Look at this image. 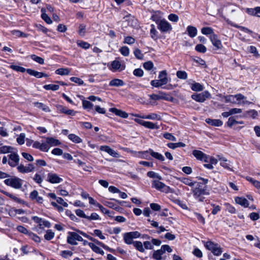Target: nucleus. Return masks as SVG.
<instances>
[{
	"mask_svg": "<svg viewBox=\"0 0 260 260\" xmlns=\"http://www.w3.org/2000/svg\"><path fill=\"white\" fill-rule=\"evenodd\" d=\"M191 88L192 90L195 91H201L204 89V86L199 83L195 82L191 84Z\"/></svg>",
	"mask_w": 260,
	"mask_h": 260,
	"instance_id": "2f4dec72",
	"label": "nucleus"
},
{
	"mask_svg": "<svg viewBox=\"0 0 260 260\" xmlns=\"http://www.w3.org/2000/svg\"><path fill=\"white\" fill-rule=\"evenodd\" d=\"M121 68V62L117 60H115L111 62V69L113 71H116L118 70H122L123 68Z\"/></svg>",
	"mask_w": 260,
	"mask_h": 260,
	"instance_id": "5701e85b",
	"label": "nucleus"
},
{
	"mask_svg": "<svg viewBox=\"0 0 260 260\" xmlns=\"http://www.w3.org/2000/svg\"><path fill=\"white\" fill-rule=\"evenodd\" d=\"M195 49L197 51L201 53H205L206 50V47L202 44H198L195 47Z\"/></svg>",
	"mask_w": 260,
	"mask_h": 260,
	"instance_id": "de8ad7c7",
	"label": "nucleus"
},
{
	"mask_svg": "<svg viewBox=\"0 0 260 260\" xmlns=\"http://www.w3.org/2000/svg\"><path fill=\"white\" fill-rule=\"evenodd\" d=\"M152 184V186L157 189L166 193H168L169 190L170 189L169 186L166 185L164 183L158 180L153 181Z\"/></svg>",
	"mask_w": 260,
	"mask_h": 260,
	"instance_id": "0eeeda50",
	"label": "nucleus"
},
{
	"mask_svg": "<svg viewBox=\"0 0 260 260\" xmlns=\"http://www.w3.org/2000/svg\"><path fill=\"white\" fill-rule=\"evenodd\" d=\"M45 143L47 144L49 147L50 146H59L61 144L60 142L58 140L53 137H47Z\"/></svg>",
	"mask_w": 260,
	"mask_h": 260,
	"instance_id": "dca6fc26",
	"label": "nucleus"
},
{
	"mask_svg": "<svg viewBox=\"0 0 260 260\" xmlns=\"http://www.w3.org/2000/svg\"><path fill=\"white\" fill-rule=\"evenodd\" d=\"M141 234L138 231L125 233L123 235L124 241L127 244H133V239L139 238Z\"/></svg>",
	"mask_w": 260,
	"mask_h": 260,
	"instance_id": "f257e3e1",
	"label": "nucleus"
},
{
	"mask_svg": "<svg viewBox=\"0 0 260 260\" xmlns=\"http://www.w3.org/2000/svg\"><path fill=\"white\" fill-rule=\"evenodd\" d=\"M70 80L72 82H75L80 85L84 84L83 81L79 78L72 77L70 78Z\"/></svg>",
	"mask_w": 260,
	"mask_h": 260,
	"instance_id": "338daca9",
	"label": "nucleus"
},
{
	"mask_svg": "<svg viewBox=\"0 0 260 260\" xmlns=\"http://www.w3.org/2000/svg\"><path fill=\"white\" fill-rule=\"evenodd\" d=\"M143 119H148L152 120H160L161 117L156 113H151L147 115H144L141 117Z\"/></svg>",
	"mask_w": 260,
	"mask_h": 260,
	"instance_id": "7c9ffc66",
	"label": "nucleus"
},
{
	"mask_svg": "<svg viewBox=\"0 0 260 260\" xmlns=\"http://www.w3.org/2000/svg\"><path fill=\"white\" fill-rule=\"evenodd\" d=\"M157 28L162 32L169 31L172 29L171 24L165 19L160 21L157 25Z\"/></svg>",
	"mask_w": 260,
	"mask_h": 260,
	"instance_id": "423d86ee",
	"label": "nucleus"
},
{
	"mask_svg": "<svg viewBox=\"0 0 260 260\" xmlns=\"http://www.w3.org/2000/svg\"><path fill=\"white\" fill-rule=\"evenodd\" d=\"M135 57L139 59H142L143 58V54L142 53L141 51L139 49H136L134 52Z\"/></svg>",
	"mask_w": 260,
	"mask_h": 260,
	"instance_id": "680f3d73",
	"label": "nucleus"
},
{
	"mask_svg": "<svg viewBox=\"0 0 260 260\" xmlns=\"http://www.w3.org/2000/svg\"><path fill=\"white\" fill-rule=\"evenodd\" d=\"M47 179L51 183H59L62 181V179L60 178L58 175L52 173H49L48 174Z\"/></svg>",
	"mask_w": 260,
	"mask_h": 260,
	"instance_id": "f8f14e48",
	"label": "nucleus"
},
{
	"mask_svg": "<svg viewBox=\"0 0 260 260\" xmlns=\"http://www.w3.org/2000/svg\"><path fill=\"white\" fill-rule=\"evenodd\" d=\"M34 105L37 108L42 109L43 111L45 112H49L50 111L48 107L43 104V103L35 102L34 103Z\"/></svg>",
	"mask_w": 260,
	"mask_h": 260,
	"instance_id": "a19ab883",
	"label": "nucleus"
},
{
	"mask_svg": "<svg viewBox=\"0 0 260 260\" xmlns=\"http://www.w3.org/2000/svg\"><path fill=\"white\" fill-rule=\"evenodd\" d=\"M32 147L34 148L38 149L43 152H48L50 149L47 144L45 143V142L40 143L39 141H34Z\"/></svg>",
	"mask_w": 260,
	"mask_h": 260,
	"instance_id": "1a4fd4ad",
	"label": "nucleus"
},
{
	"mask_svg": "<svg viewBox=\"0 0 260 260\" xmlns=\"http://www.w3.org/2000/svg\"><path fill=\"white\" fill-rule=\"evenodd\" d=\"M134 246L139 251L144 252L145 251V249L143 247L142 243L140 241H135L133 243Z\"/></svg>",
	"mask_w": 260,
	"mask_h": 260,
	"instance_id": "f704fd0d",
	"label": "nucleus"
},
{
	"mask_svg": "<svg viewBox=\"0 0 260 260\" xmlns=\"http://www.w3.org/2000/svg\"><path fill=\"white\" fill-rule=\"evenodd\" d=\"M135 40L134 38L130 36L125 37L123 43L124 44H127L129 45L133 44L135 43Z\"/></svg>",
	"mask_w": 260,
	"mask_h": 260,
	"instance_id": "4d7b16f0",
	"label": "nucleus"
},
{
	"mask_svg": "<svg viewBox=\"0 0 260 260\" xmlns=\"http://www.w3.org/2000/svg\"><path fill=\"white\" fill-rule=\"evenodd\" d=\"M17 170L22 173H27L33 171L35 167L31 164H29L27 166H24L23 165L18 166L17 168Z\"/></svg>",
	"mask_w": 260,
	"mask_h": 260,
	"instance_id": "9b49d317",
	"label": "nucleus"
},
{
	"mask_svg": "<svg viewBox=\"0 0 260 260\" xmlns=\"http://www.w3.org/2000/svg\"><path fill=\"white\" fill-rule=\"evenodd\" d=\"M120 53L124 56H127L129 54V50L126 46H123L120 49Z\"/></svg>",
	"mask_w": 260,
	"mask_h": 260,
	"instance_id": "603ef678",
	"label": "nucleus"
},
{
	"mask_svg": "<svg viewBox=\"0 0 260 260\" xmlns=\"http://www.w3.org/2000/svg\"><path fill=\"white\" fill-rule=\"evenodd\" d=\"M205 121L208 124L212 126H220L223 124V122L219 119L207 118Z\"/></svg>",
	"mask_w": 260,
	"mask_h": 260,
	"instance_id": "aec40b11",
	"label": "nucleus"
},
{
	"mask_svg": "<svg viewBox=\"0 0 260 260\" xmlns=\"http://www.w3.org/2000/svg\"><path fill=\"white\" fill-rule=\"evenodd\" d=\"M235 201L237 204H239L244 207H247L249 205V202L248 200L243 197L238 196L235 198Z\"/></svg>",
	"mask_w": 260,
	"mask_h": 260,
	"instance_id": "6ab92c4d",
	"label": "nucleus"
},
{
	"mask_svg": "<svg viewBox=\"0 0 260 260\" xmlns=\"http://www.w3.org/2000/svg\"><path fill=\"white\" fill-rule=\"evenodd\" d=\"M143 73H144L143 71L141 69H140V68L135 69L133 72L134 75L135 76H136L137 77H141L143 76Z\"/></svg>",
	"mask_w": 260,
	"mask_h": 260,
	"instance_id": "774afa93",
	"label": "nucleus"
},
{
	"mask_svg": "<svg viewBox=\"0 0 260 260\" xmlns=\"http://www.w3.org/2000/svg\"><path fill=\"white\" fill-rule=\"evenodd\" d=\"M143 67L147 70H151L153 67V63L151 61H148L143 64Z\"/></svg>",
	"mask_w": 260,
	"mask_h": 260,
	"instance_id": "0e129e2a",
	"label": "nucleus"
},
{
	"mask_svg": "<svg viewBox=\"0 0 260 260\" xmlns=\"http://www.w3.org/2000/svg\"><path fill=\"white\" fill-rule=\"evenodd\" d=\"M210 39L213 45L217 49H221L222 47L221 41L219 39L218 36L214 34H212L210 37Z\"/></svg>",
	"mask_w": 260,
	"mask_h": 260,
	"instance_id": "ddd939ff",
	"label": "nucleus"
},
{
	"mask_svg": "<svg viewBox=\"0 0 260 260\" xmlns=\"http://www.w3.org/2000/svg\"><path fill=\"white\" fill-rule=\"evenodd\" d=\"M163 253L160 249L155 250L153 252L152 257L156 260H161Z\"/></svg>",
	"mask_w": 260,
	"mask_h": 260,
	"instance_id": "72a5a7b5",
	"label": "nucleus"
},
{
	"mask_svg": "<svg viewBox=\"0 0 260 260\" xmlns=\"http://www.w3.org/2000/svg\"><path fill=\"white\" fill-rule=\"evenodd\" d=\"M150 99L152 100H166L167 101H169V97L168 96V95L162 92H159L158 94H150L149 95Z\"/></svg>",
	"mask_w": 260,
	"mask_h": 260,
	"instance_id": "4468645a",
	"label": "nucleus"
},
{
	"mask_svg": "<svg viewBox=\"0 0 260 260\" xmlns=\"http://www.w3.org/2000/svg\"><path fill=\"white\" fill-rule=\"evenodd\" d=\"M67 242L72 245H77L76 241H83V239L81 236L75 232H69L68 233Z\"/></svg>",
	"mask_w": 260,
	"mask_h": 260,
	"instance_id": "7ed1b4c3",
	"label": "nucleus"
},
{
	"mask_svg": "<svg viewBox=\"0 0 260 260\" xmlns=\"http://www.w3.org/2000/svg\"><path fill=\"white\" fill-rule=\"evenodd\" d=\"M226 103H231L233 104H237V101H236V99H235L234 95H228L224 96V97Z\"/></svg>",
	"mask_w": 260,
	"mask_h": 260,
	"instance_id": "79ce46f5",
	"label": "nucleus"
},
{
	"mask_svg": "<svg viewBox=\"0 0 260 260\" xmlns=\"http://www.w3.org/2000/svg\"><path fill=\"white\" fill-rule=\"evenodd\" d=\"M204 245L207 249L211 251L215 255H220L222 253L221 248L218 246V244L211 241L206 242Z\"/></svg>",
	"mask_w": 260,
	"mask_h": 260,
	"instance_id": "f03ea898",
	"label": "nucleus"
},
{
	"mask_svg": "<svg viewBox=\"0 0 260 260\" xmlns=\"http://www.w3.org/2000/svg\"><path fill=\"white\" fill-rule=\"evenodd\" d=\"M211 96L209 91L206 90L200 93H194L191 95V98L196 101L200 103L204 102L206 99H209Z\"/></svg>",
	"mask_w": 260,
	"mask_h": 260,
	"instance_id": "20e7f679",
	"label": "nucleus"
},
{
	"mask_svg": "<svg viewBox=\"0 0 260 260\" xmlns=\"http://www.w3.org/2000/svg\"><path fill=\"white\" fill-rule=\"evenodd\" d=\"M68 138L73 142L75 143H80L82 140L79 136L74 134H71L68 135Z\"/></svg>",
	"mask_w": 260,
	"mask_h": 260,
	"instance_id": "bb28decb",
	"label": "nucleus"
},
{
	"mask_svg": "<svg viewBox=\"0 0 260 260\" xmlns=\"http://www.w3.org/2000/svg\"><path fill=\"white\" fill-rule=\"evenodd\" d=\"M31 58L34 61L37 62L38 63L43 64L44 63V60L43 58L38 56L35 54H32L31 56Z\"/></svg>",
	"mask_w": 260,
	"mask_h": 260,
	"instance_id": "c03bdc74",
	"label": "nucleus"
},
{
	"mask_svg": "<svg viewBox=\"0 0 260 260\" xmlns=\"http://www.w3.org/2000/svg\"><path fill=\"white\" fill-rule=\"evenodd\" d=\"M143 153L144 154L149 153L150 155L155 158L161 161L165 160V157L163 156L162 155L158 152H155L153 151V150H152L151 149H149L148 150L144 151Z\"/></svg>",
	"mask_w": 260,
	"mask_h": 260,
	"instance_id": "f3484780",
	"label": "nucleus"
},
{
	"mask_svg": "<svg viewBox=\"0 0 260 260\" xmlns=\"http://www.w3.org/2000/svg\"><path fill=\"white\" fill-rule=\"evenodd\" d=\"M192 154L198 159L203 160L205 162L208 161L207 155L201 151L194 150L192 151Z\"/></svg>",
	"mask_w": 260,
	"mask_h": 260,
	"instance_id": "9d476101",
	"label": "nucleus"
},
{
	"mask_svg": "<svg viewBox=\"0 0 260 260\" xmlns=\"http://www.w3.org/2000/svg\"><path fill=\"white\" fill-rule=\"evenodd\" d=\"M142 125L147 128L151 129H154L156 128L155 124L150 121H143L142 123Z\"/></svg>",
	"mask_w": 260,
	"mask_h": 260,
	"instance_id": "a18cd8bd",
	"label": "nucleus"
},
{
	"mask_svg": "<svg viewBox=\"0 0 260 260\" xmlns=\"http://www.w3.org/2000/svg\"><path fill=\"white\" fill-rule=\"evenodd\" d=\"M13 148L11 146H4L0 147V153L10 152Z\"/></svg>",
	"mask_w": 260,
	"mask_h": 260,
	"instance_id": "09e8293b",
	"label": "nucleus"
},
{
	"mask_svg": "<svg viewBox=\"0 0 260 260\" xmlns=\"http://www.w3.org/2000/svg\"><path fill=\"white\" fill-rule=\"evenodd\" d=\"M85 29H86V25L84 24H81L79 26V30H78L79 34L81 36H84V35L85 34Z\"/></svg>",
	"mask_w": 260,
	"mask_h": 260,
	"instance_id": "e2e57ef3",
	"label": "nucleus"
},
{
	"mask_svg": "<svg viewBox=\"0 0 260 260\" xmlns=\"http://www.w3.org/2000/svg\"><path fill=\"white\" fill-rule=\"evenodd\" d=\"M9 158V165L12 167H16L19 164V156L16 153H12L8 155Z\"/></svg>",
	"mask_w": 260,
	"mask_h": 260,
	"instance_id": "6e6552de",
	"label": "nucleus"
},
{
	"mask_svg": "<svg viewBox=\"0 0 260 260\" xmlns=\"http://www.w3.org/2000/svg\"><path fill=\"white\" fill-rule=\"evenodd\" d=\"M176 76L179 79L182 80L186 79L188 77L187 73L184 71H178Z\"/></svg>",
	"mask_w": 260,
	"mask_h": 260,
	"instance_id": "c9c22d12",
	"label": "nucleus"
},
{
	"mask_svg": "<svg viewBox=\"0 0 260 260\" xmlns=\"http://www.w3.org/2000/svg\"><path fill=\"white\" fill-rule=\"evenodd\" d=\"M71 69L69 68H60L55 71V73L57 75L63 76L69 75Z\"/></svg>",
	"mask_w": 260,
	"mask_h": 260,
	"instance_id": "b1692460",
	"label": "nucleus"
},
{
	"mask_svg": "<svg viewBox=\"0 0 260 260\" xmlns=\"http://www.w3.org/2000/svg\"><path fill=\"white\" fill-rule=\"evenodd\" d=\"M147 175L148 177L151 178H156L159 180H160L161 179V177L160 176H159L158 174H157V173H156L153 171H149V172H147Z\"/></svg>",
	"mask_w": 260,
	"mask_h": 260,
	"instance_id": "6e6d98bb",
	"label": "nucleus"
},
{
	"mask_svg": "<svg viewBox=\"0 0 260 260\" xmlns=\"http://www.w3.org/2000/svg\"><path fill=\"white\" fill-rule=\"evenodd\" d=\"M109 111L113 113H114L116 115L119 116L122 118H126L128 117V114L124 111H123L120 110H118L115 108H112L109 109Z\"/></svg>",
	"mask_w": 260,
	"mask_h": 260,
	"instance_id": "a211bd4d",
	"label": "nucleus"
},
{
	"mask_svg": "<svg viewBox=\"0 0 260 260\" xmlns=\"http://www.w3.org/2000/svg\"><path fill=\"white\" fill-rule=\"evenodd\" d=\"M164 137L169 140L176 141V138L172 134L169 133H166L163 135Z\"/></svg>",
	"mask_w": 260,
	"mask_h": 260,
	"instance_id": "bf43d9fd",
	"label": "nucleus"
},
{
	"mask_svg": "<svg viewBox=\"0 0 260 260\" xmlns=\"http://www.w3.org/2000/svg\"><path fill=\"white\" fill-rule=\"evenodd\" d=\"M150 84L152 86L155 87H159L165 85L164 84H162L159 80H152L150 82Z\"/></svg>",
	"mask_w": 260,
	"mask_h": 260,
	"instance_id": "052dcab7",
	"label": "nucleus"
},
{
	"mask_svg": "<svg viewBox=\"0 0 260 260\" xmlns=\"http://www.w3.org/2000/svg\"><path fill=\"white\" fill-rule=\"evenodd\" d=\"M244 122L243 121H237L235 118L234 116L230 117L228 122H226V124L228 126L230 127H232L234 125L236 124H243Z\"/></svg>",
	"mask_w": 260,
	"mask_h": 260,
	"instance_id": "4be33fe9",
	"label": "nucleus"
},
{
	"mask_svg": "<svg viewBox=\"0 0 260 260\" xmlns=\"http://www.w3.org/2000/svg\"><path fill=\"white\" fill-rule=\"evenodd\" d=\"M82 105L85 109H91L93 107V104L88 101L83 100Z\"/></svg>",
	"mask_w": 260,
	"mask_h": 260,
	"instance_id": "3c124183",
	"label": "nucleus"
},
{
	"mask_svg": "<svg viewBox=\"0 0 260 260\" xmlns=\"http://www.w3.org/2000/svg\"><path fill=\"white\" fill-rule=\"evenodd\" d=\"M220 165L224 168H229V164L227 162V160L224 157H219Z\"/></svg>",
	"mask_w": 260,
	"mask_h": 260,
	"instance_id": "69168bd1",
	"label": "nucleus"
},
{
	"mask_svg": "<svg viewBox=\"0 0 260 260\" xmlns=\"http://www.w3.org/2000/svg\"><path fill=\"white\" fill-rule=\"evenodd\" d=\"M245 12L251 16L260 18V7H256L254 8H246Z\"/></svg>",
	"mask_w": 260,
	"mask_h": 260,
	"instance_id": "2eb2a0df",
	"label": "nucleus"
},
{
	"mask_svg": "<svg viewBox=\"0 0 260 260\" xmlns=\"http://www.w3.org/2000/svg\"><path fill=\"white\" fill-rule=\"evenodd\" d=\"M123 81L119 79H114L112 80L109 83V85L111 86L118 87L123 86Z\"/></svg>",
	"mask_w": 260,
	"mask_h": 260,
	"instance_id": "393cba45",
	"label": "nucleus"
},
{
	"mask_svg": "<svg viewBox=\"0 0 260 260\" xmlns=\"http://www.w3.org/2000/svg\"><path fill=\"white\" fill-rule=\"evenodd\" d=\"M54 237V233L50 230L47 231L46 234L44 235V238L47 240H50Z\"/></svg>",
	"mask_w": 260,
	"mask_h": 260,
	"instance_id": "49530a36",
	"label": "nucleus"
},
{
	"mask_svg": "<svg viewBox=\"0 0 260 260\" xmlns=\"http://www.w3.org/2000/svg\"><path fill=\"white\" fill-rule=\"evenodd\" d=\"M109 190L112 193H119V195H126L125 192L120 191L117 188L113 186H110L109 187Z\"/></svg>",
	"mask_w": 260,
	"mask_h": 260,
	"instance_id": "58836bf2",
	"label": "nucleus"
},
{
	"mask_svg": "<svg viewBox=\"0 0 260 260\" xmlns=\"http://www.w3.org/2000/svg\"><path fill=\"white\" fill-rule=\"evenodd\" d=\"M41 17L48 24L52 23V21L50 18L46 13V10L44 8L41 9Z\"/></svg>",
	"mask_w": 260,
	"mask_h": 260,
	"instance_id": "c85d7f7f",
	"label": "nucleus"
},
{
	"mask_svg": "<svg viewBox=\"0 0 260 260\" xmlns=\"http://www.w3.org/2000/svg\"><path fill=\"white\" fill-rule=\"evenodd\" d=\"M185 144L182 142H178V143H169L167 144V146L171 149H175L178 147H184L185 146Z\"/></svg>",
	"mask_w": 260,
	"mask_h": 260,
	"instance_id": "473e14b6",
	"label": "nucleus"
},
{
	"mask_svg": "<svg viewBox=\"0 0 260 260\" xmlns=\"http://www.w3.org/2000/svg\"><path fill=\"white\" fill-rule=\"evenodd\" d=\"M43 87L45 89L47 90H51L53 91H56L59 89V86L58 85H56V84H47V85H45L43 86Z\"/></svg>",
	"mask_w": 260,
	"mask_h": 260,
	"instance_id": "e433bc0d",
	"label": "nucleus"
},
{
	"mask_svg": "<svg viewBox=\"0 0 260 260\" xmlns=\"http://www.w3.org/2000/svg\"><path fill=\"white\" fill-rule=\"evenodd\" d=\"M26 72L29 75L35 76V77L38 78H41L42 77V72H39L30 69H27L26 70Z\"/></svg>",
	"mask_w": 260,
	"mask_h": 260,
	"instance_id": "cd10ccee",
	"label": "nucleus"
},
{
	"mask_svg": "<svg viewBox=\"0 0 260 260\" xmlns=\"http://www.w3.org/2000/svg\"><path fill=\"white\" fill-rule=\"evenodd\" d=\"M151 37L154 40H156L158 39V32L155 29V25L154 24L151 25V29L150 31Z\"/></svg>",
	"mask_w": 260,
	"mask_h": 260,
	"instance_id": "c756f323",
	"label": "nucleus"
},
{
	"mask_svg": "<svg viewBox=\"0 0 260 260\" xmlns=\"http://www.w3.org/2000/svg\"><path fill=\"white\" fill-rule=\"evenodd\" d=\"M77 44L79 47L85 49H88L90 46V45L88 43L83 41H78Z\"/></svg>",
	"mask_w": 260,
	"mask_h": 260,
	"instance_id": "ea45409f",
	"label": "nucleus"
},
{
	"mask_svg": "<svg viewBox=\"0 0 260 260\" xmlns=\"http://www.w3.org/2000/svg\"><path fill=\"white\" fill-rule=\"evenodd\" d=\"M39 226H40V228H43V227L50 228L51 224L48 221L43 220L42 219Z\"/></svg>",
	"mask_w": 260,
	"mask_h": 260,
	"instance_id": "864d4df0",
	"label": "nucleus"
},
{
	"mask_svg": "<svg viewBox=\"0 0 260 260\" xmlns=\"http://www.w3.org/2000/svg\"><path fill=\"white\" fill-rule=\"evenodd\" d=\"M201 32L203 34L205 35L214 34L213 32V30L211 27H205L202 28Z\"/></svg>",
	"mask_w": 260,
	"mask_h": 260,
	"instance_id": "4c0bfd02",
	"label": "nucleus"
},
{
	"mask_svg": "<svg viewBox=\"0 0 260 260\" xmlns=\"http://www.w3.org/2000/svg\"><path fill=\"white\" fill-rule=\"evenodd\" d=\"M28 236L29 238H30L36 242L39 243L41 241L40 237L32 233H29Z\"/></svg>",
	"mask_w": 260,
	"mask_h": 260,
	"instance_id": "5fc2aeb1",
	"label": "nucleus"
},
{
	"mask_svg": "<svg viewBox=\"0 0 260 260\" xmlns=\"http://www.w3.org/2000/svg\"><path fill=\"white\" fill-rule=\"evenodd\" d=\"M73 252L69 250H63L60 252V255L64 258H68L73 255Z\"/></svg>",
	"mask_w": 260,
	"mask_h": 260,
	"instance_id": "13d9d810",
	"label": "nucleus"
},
{
	"mask_svg": "<svg viewBox=\"0 0 260 260\" xmlns=\"http://www.w3.org/2000/svg\"><path fill=\"white\" fill-rule=\"evenodd\" d=\"M4 182L6 185L15 188H19L22 185L21 180L16 177L6 179Z\"/></svg>",
	"mask_w": 260,
	"mask_h": 260,
	"instance_id": "39448f33",
	"label": "nucleus"
},
{
	"mask_svg": "<svg viewBox=\"0 0 260 260\" xmlns=\"http://www.w3.org/2000/svg\"><path fill=\"white\" fill-rule=\"evenodd\" d=\"M25 135L24 133H21L16 139L17 142L20 145L23 144L25 142Z\"/></svg>",
	"mask_w": 260,
	"mask_h": 260,
	"instance_id": "8fccbe9b",
	"label": "nucleus"
},
{
	"mask_svg": "<svg viewBox=\"0 0 260 260\" xmlns=\"http://www.w3.org/2000/svg\"><path fill=\"white\" fill-rule=\"evenodd\" d=\"M10 68L14 71L20 72L21 73H24L27 70L23 67L13 64L10 66Z\"/></svg>",
	"mask_w": 260,
	"mask_h": 260,
	"instance_id": "37998d69",
	"label": "nucleus"
},
{
	"mask_svg": "<svg viewBox=\"0 0 260 260\" xmlns=\"http://www.w3.org/2000/svg\"><path fill=\"white\" fill-rule=\"evenodd\" d=\"M187 31L188 35L191 38H194L195 36H196L197 34V28L192 26H188L187 27Z\"/></svg>",
	"mask_w": 260,
	"mask_h": 260,
	"instance_id": "a878e982",
	"label": "nucleus"
},
{
	"mask_svg": "<svg viewBox=\"0 0 260 260\" xmlns=\"http://www.w3.org/2000/svg\"><path fill=\"white\" fill-rule=\"evenodd\" d=\"M158 78L160 82L166 84L168 82V78L167 77V73L166 71L164 70L159 72L158 75Z\"/></svg>",
	"mask_w": 260,
	"mask_h": 260,
	"instance_id": "412c9836",
	"label": "nucleus"
}]
</instances>
